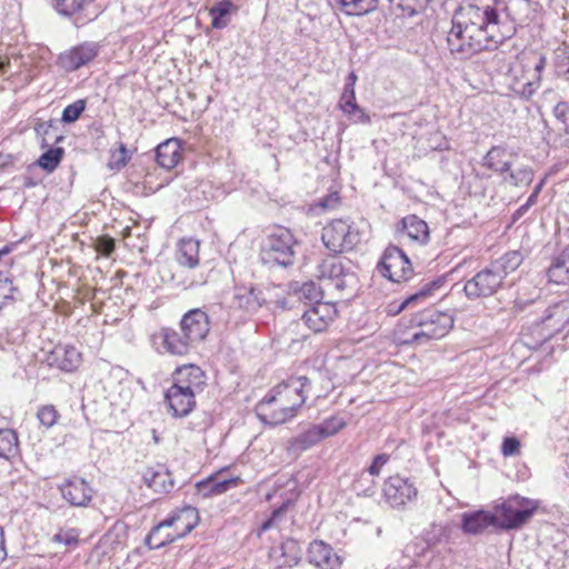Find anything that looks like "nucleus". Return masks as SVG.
<instances>
[{
  "label": "nucleus",
  "mask_w": 569,
  "mask_h": 569,
  "mask_svg": "<svg viewBox=\"0 0 569 569\" xmlns=\"http://www.w3.org/2000/svg\"><path fill=\"white\" fill-rule=\"evenodd\" d=\"M18 435L12 429H0V457L9 459L19 451Z\"/></svg>",
  "instance_id": "obj_41"
},
{
  "label": "nucleus",
  "mask_w": 569,
  "mask_h": 569,
  "mask_svg": "<svg viewBox=\"0 0 569 569\" xmlns=\"http://www.w3.org/2000/svg\"><path fill=\"white\" fill-rule=\"evenodd\" d=\"M272 555H280L282 560L280 567L296 566L300 560V547L293 539L283 541L278 548L273 549Z\"/></svg>",
  "instance_id": "obj_37"
},
{
  "label": "nucleus",
  "mask_w": 569,
  "mask_h": 569,
  "mask_svg": "<svg viewBox=\"0 0 569 569\" xmlns=\"http://www.w3.org/2000/svg\"><path fill=\"white\" fill-rule=\"evenodd\" d=\"M181 159V144L177 138H171L156 148V160L164 169L174 168Z\"/></svg>",
  "instance_id": "obj_29"
},
{
  "label": "nucleus",
  "mask_w": 569,
  "mask_h": 569,
  "mask_svg": "<svg viewBox=\"0 0 569 569\" xmlns=\"http://www.w3.org/2000/svg\"><path fill=\"white\" fill-rule=\"evenodd\" d=\"M396 335L399 345H423L422 340H417L413 337L415 329H410V323L406 319H402L399 323Z\"/></svg>",
  "instance_id": "obj_46"
},
{
  "label": "nucleus",
  "mask_w": 569,
  "mask_h": 569,
  "mask_svg": "<svg viewBox=\"0 0 569 569\" xmlns=\"http://www.w3.org/2000/svg\"><path fill=\"white\" fill-rule=\"evenodd\" d=\"M339 107L345 114H351L352 111L358 109L356 93H341Z\"/></svg>",
  "instance_id": "obj_52"
},
{
  "label": "nucleus",
  "mask_w": 569,
  "mask_h": 569,
  "mask_svg": "<svg viewBox=\"0 0 569 569\" xmlns=\"http://www.w3.org/2000/svg\"><path fill=\"white\" fill-rule=\"evenodd\" d=\"M337 317V309L330 302H318L306 308L302 322L315 333L325 331Z\"/></svg>",
  "instance_id": "obj_18"
},
{
  "label": "nucleus",
  "mask_w": 569,
  "mask_h": 569,
  "mask_svg": "<svg viewBox=\"0 0 569 569\" xmlns=\"http://www.w3.org/2000/svg\"><path fill=\"white\" fill-rule=\"evenodd\" d=\"M546 180H547V176H545L533 188V192L540 194L545 183H546Z\"/></svg>",
  "instance_id": "obj_60"
},
{
  "label": "nucleus",
  "mask_w": 569,
  "mask_h": 569,
  "mask_svg": "<svg viewBox=\"0 0 569 569\" xmlns=\"http://www.w3.org/2000/svg\"><path fill=\"white\" fill-rule=\"evenodd\" d=\"M179 325L194 347L202 342L210 331L209 317L199 308L191 309L186 312Z\"/></svg>",
  "instance_id": "obj_17"
},
{
  "label": "nucleus",
  "mask_w": 569,
  "mask_h": 569,
  "mask_svg": "<svg viewBox=\"0 0 569 569\" xmlns=\"http://www.w3.org/2000/svg\"><path fill=\"white\" fill-rule=\"evenodd\" d=\"M17 288L13 286L12 278L7 268L0 270V309L8 301L13 300V293Z\"/></svg>",
  "instance_id": "obj_44"
},
{
  "label": "nucleus",
  "mask_w": 569,
  "mask_h": 569,
  "mask_svg": "<svg viewBox=\"0 0 569 569\" xmlns=\"http://www.w3.org/2000/svg\"><path fill=\"white\" fill-rule=\"evenodd\" d=\"M114 247V240L108 236L99 237L96 241V250L106 257L113 252Z\"/></svg>",
  "instance_id": "obj_53"
},
{
  "label": "nucleus",
  "mask_w": 569,
  "mask_h": 569,
  "mask_svg": "<svg viewBox=\"0 0 569 569\" xmlns=\"http://www.w3.org/2000/svg\"><path fill=\"white\" fill-rule=\"evenodd\" d=\"M553 114L558 126H566L569 123V106L566 102H559L553 109Z\"/></svg>",
  "instance_id": "obj_54"
},
{
  "label": "nucleus",
  "mask_w": 569,
  "mask_h": 569,
  "mask_svg": "<svg viewBox=\"0 0 569 569\" xmlns=\"http://www.w3.org/2000/svg\"><path fill=\"white\" fill-rule=\"evenodd\" d=\"M322 242L335 253L352 250L360 242V233L347 221L338 219L322 230Z\"/></svg>",
  "instance_id": "obj_11"
},
{
  "label": "nucleus",
  "mask_w": 569,
  "mask_h": 569,
  "mask_svg": "<svg viewBox=\"0 0 569 569\" xmlns=\"http://www.w3.org/2000/svg\"><path fill=\"white\" fill-rule=\"evenodd\" d=\"M143 482L157 493H168L174 487L171 472L162 465L149 467L143 473Z\"/></svg>",
  "instance_id": "obj_27"
},
{
  "label": "nucleus",
  "mask_w": 569,
  "mask_h": 569,
  "mask_svg": "<svg viewBox=\"0 0 569 569\" xmlns=\"http://www.w3.org/2000/svg\"><path fill=\"white\" fill-rule=\"evenodd\" d=\"M311 382L306 376L300 377H290L287 381H283L279 386H277L271 392L276 397H280V392H288L287 401L289 405H295L298 399H303V402L307 399V393L310 390Z\"/></svg>",
  "instance_id": "obj_28"
},
{
  "label": "nucleus",
  "mask_w": 569,
  "mask_h": 569,
  "mask_svg": "<svg viewBox=\"0 0 569 569\" xmlns=\"http://www.w3.org/2000/svg\"><path fill=\"white\" fill-rule=\"evenodd\" d=\"M286 390L280 392V397H276L272 392L266 395L254 408L259 420L264 425L277 426L293 418L297 410L303 405V399H298L295 405H289Z\"/></svg>",
  "instance_id": "obj_10"
},
{
  "label": "nucleus",
  "mask_w": 569,
  "mask_h": 569,
  "mask_svg": "<svg viewBox=\"0 0 569 569\" xmlns=\"http://www.w3.org/2000/svg\"><path fill=\"white\" fill-rule=\"evenodd\" d=\"M535 171L530 166L510 167L502 177V182L511 187H526L533 181Z\"/></svg>",
  "instance_id": "obj_36"
},
{
  "label": "nucleus",
  "mask_w": 569,
  "mask_h": 569,
  "mask_svg": "<svg viewBox=\"0 0 569 569\" xmlns=\"http://www.w3.org/2000/svg\"><path fill=\"white\" fill-rule=\"evenodd\" d=\"M47 361L50 367H56L61 371L72 372L80 367L82 356L73 346L58 345L49 353Z\"/></svg>",
  "instance_id": "obj_23"
},
{
  "label": "nucleus",
  "mask_w": 569,
  "mask_h": 569,
  "mask_svg": "<svg viewBox=\"0 0 569 569\" xmlns=\"http://www.w3.org/2000/svg\"><path fill=\"white\" fill-rule=\"evenodd\" d=\"M308 559L319 569H339L341 566L340 557L329 545L320 540H315L309 545Z\"/></svg>",
  "instance_id": "obj_25"
},
{
  "label": "nucleus",
  "mask_w": 569,
  "mask_h": 569,
  "mask_svg": "<svg viewBox=\"0 0 569 569\" xmlns=\"http://www.w3.org/2000/svg\"><path fill=\"white\" fill-rule=\"evenodd\" d=\"M60 415L53 405H46L38 409L37 418L41 426L49 429L53 427Z\"/></svg>",
  "instance_id": "obj_45"
},
{
  "label": "nucleus",
  "mask_w": 569,
  "mask_h": 569,
  "mask_svg": "<svg viewBox=\"0 0 569 569\" xmlns=\"http://www.w3.org/2000/svg\"><path fill=\"white\" fill-rule=\"evenodd\" d=\"M520 441L516 437H507L502 441L501 452L505 457H512L519 453Z\"/></svg>",
  "instance_id": "obj_51"
},
{
  "label": "nucleus",
  "mask_w": 569,
  "mask_h": 569,
  "mask_svg": "<svg viewBox=\"0 0 569 569\" xmlns=\"http://www.w3.org/2000/svg\"><path fill=\"white\" fill-rule=\"evenodd\" d=\"M156 338L160 340L163 350L173 356H184L196 348L180 326L161 328Z\"/></svg>",
  "instance_id": "obj_21"
},
{
  "label": "nucleus",
  "mask_w": 569,
  "mask_h": 569,
  "mask_svg": "<svg viewBox=\"0 0 569 569\" xmlns=\"http://www.w3.org/2000/svg\"><path fill=\"white\" fill-rule=\"evenodd\" d=\"M440 286L441 280H433L423 283L417 292L408 296L396 309H390L389 312L397 315L411 306L423 303L436 289L440 288Z\"/></svg>",
  "instance_id": "obj_33"
},
{
  "label": "nucleus",
  "mask_w": 569,
  "mask_h": 569,
  "mask_svg": "<svg viewBox=\"0 0 569 569\" xmlns=\"http://www.w3.org/2000/svg\"><path fill=\"white\" fill-rule=\"evenodd\" d=\"M528 210H529V207H528L526 203H523L522 206H520V207L517 209V211L515 212V217H517V218H518V217H521V216H523Z\"/></svg>",
  "instance_id": "obj_61"
},
{
  "label": "nucleus",
  "mask_w": 569,
  "mask_h": 569,
  "mask_svg": "<svg viewBox=\"0 0 569 569\" xmlns=\"http://www.w3.org/2000/svg\"><path fill=\"white\" fill-rule=\"evenodd\" d=\"M493 60H496L498 64L501 63V62H505L506 61L505 52L503 51H498L495 54Z\"/></svg>",
  "instance_id": "obj_62"
},
{
  "label": "nucleus",
  "mask_w": 569,
  "mask_h": 569,
  "mask_svg": "<svg viewBox=\"0 0 569 569\" xmlns=\"http://www.w3.org/2000/svg\"><path fill=\"white\" fill-rule=\"evenodd\" d=\"M556 128L558 136L555 140V143L559 147L569 149V123L566 126H558Z\"/></svg>",
  "instance_id": "obj_55"
},
{
  "label": "nucleus",
  "mask_w": 569,
  "mask_h": 569,
  "mask_svg": "<svg viewBox=\"0 0 569 569\" xmlns=\"http://www.w3.org/2000/svg\"><path fill=\"white\" fill-rule=\"evenodd\" d=\"M490 527L498 529V516L493 511L480 509L461 515L460 528L466 535H482Z\"/></svg>",
  "instance_id": "obj_22"
},
{
  "label": "nucleus",
  "mask_w": 569,
  "mask_h": 569,
  "mask_svg": "<svg viewBox=\"0 0 569 569\" xmlns=\"http://www.w3.org/2000/svg\"><path fill=\"white\" fill-rule=\"evenodd\" d=\"M342 93H356L355 91V86H352L351 83H345V87H343V91Z\"/></svg>",
  "instance_id": "obj_64"
},
{
  "label": "nucleus",
  "mask_w": 569,
  "mask_h": 569,
  "mask_svg": "<svg viewBox=\"0 0 569 569\" xmlns=\"http://www.w3.org/2000/svg\"><path fill=\"white\" fill-rule=\"evenodd\" d=\"M223 473V470H219L208 478L197 482V493L206 499L226 493L227 491L234 489L242 483L240 477L236 476L226 478Z\"/></svg>",
  "instance_id": "obj_20"
},
{
  "label": "nucleus",
  "mask_w": 569,
  "mask_h": 569,
  "mask_svg": "<svg viewBox=\"0 0 569 569\" xmlns=\"http://www.w3.org/2000/svg\"><path fill=\"white\" fill-rule=\"evenodd\" d=\"M64 500L73 507H87L92 500L93 490L82 478L68 479L60 486Z\"/></svg>",
  "instance_id": "obj_24"
},
{
  "label": "nucleus",
  "mask_w": 569,
  "mask_h": 569,
  "mask_svg": "<svg viewBox=\"0 0 569 569\" xmlns=\"http://www.w3.org/2000/svg\"><path fill=\"white\" fill-rule=\"evenodd\" d=\"M100 46L96 42H83L62 52L58 63L66 71H76L90 63L99 53Z\"/></svg>",
  "instance_id": "obj_16"
},
{
  "label": "nucleus",
  "mask_w": 569,
  "mask_h": 569,
  "mask_svg": "<svg viewBox=\"0 0 569 569\" xmlns=\"http://www.w3.org/2000/svg\"><path fill=\"white\" fill-rule=\"evenodd\" d=\"M266 302V297L254 286H236L233 290L231 308L247 315L256 313Z\"/></svg>",
  "instance_id": "obj_19"
},
{
  "label": "nucleus",
  "mask_w": 569,
  "mask_h": 569,
  "mask_svg": "<svg viewBox=\"0 0 569 569\" xmlns=\"http://www.w3.org/2000/svg\"><path fill=\"white\" fill-rule=\"evenodd\" d=\"M522 261L523 254L518 250H513L492 261L490 266L497 273H500V278L503 281L508 274L516 271L520 267Z\"/></svg>",
  "instance_id": "obj_34"
},
{
  "label": "nucleus",
  "mask_w": 569,
  "mask_h": 569,
  "mask_svg": "<svg viewBox=\"0 0 569 569\" xmlns=\"http://www.w3.org/2000/svg\"><path fill=\"white\" fill-rule=\"evenodd\" d=\"M513 154L501 146L492 147L483 158V166L493 172L498 173L501 178L510 170L512 166Z\"/></svg>",
  "instance_id": "obj_30"
},
{
  "label": "nucleus",
  "mask_w": 569,
  "mask_h": 569,
  "mask_svg": "<svg viewBox=\"0 0 569 569\" xmlns=\"http://www.w3.org/2000/svg\"><path fill=\"white\" fill-rule=\"evenodd\" d=\"M538 509V502L520 496H512L495 507L498 529L513 530L529 521Z\"/></svg>",
  "instance_id": "obj_8"
},
{
  "label": "nucleus",
  "mask_w": 569,
  "mask_h": 569,
  "mask_svg": "<svg viewBox=\"0 0 569 569\" xmlns=\"http://www.w3.org/2000/svg\"><path fill=\"white\" fill-rule=\"evenodd\" d=\"M379 273L392 282H402L411 278L413 270L405 252L396 246L388 247L378 266Z\"/></svg>",
  "instance_id": "obj_12"
},
{
  "label": "nucleus",
  "mask_w": 569,
  "mask_h": 569,
  "mask_svg": "<svg viewBox=\"0 0 569 569\" xmlns=\"http://www.w3.org/2000/svg\"><path fill=\"white\" fill-rule=\"evenodd\" d=\"M538 193L536 192H531V194L528 197L527 201H526V204L530 208L532 207L533 204H536L537 202V199H538Z\"/></svg>",
  "instance_id": "obj_59"
},
{
  "label": "nucleus",
  "mask_w": 569,
  "mask_h": 569,
  "mask_svg": "<svg viewBox=\"0 0 569 569\" xmlns=\"http://www.w3.org/2000/svg\"><path fill=\"white\" fill-rule=\"evenodd\" d=\"M389 455L381 453L373 458L371 465L353 482V490L358 495L371 497L375 493L376 482L372 477L379 476L381 468L389 461Z\"/></svg>",
  "instance_id": "obj_26"
},
{
  "label": "nucleus",
  "mask_w": 569,
  "mask_h": 569,
  "mask_svg": "<svg viewBox=\"0 0 569 569\" xmlns=\"http://www.w3.org/2000/svg\"><path fill=\"white\" fill-rule=\"evenodd\" d=\"M569 323V299L562 300L548 307L539 321L531 327L532 337H537V342L531 345L526 342L529 348L543 346L555 335L560 332Z\"/></svg>",
  "instance_id": "obj_9"
},
{
  "label": "nucleus",
  "mask_w": 569,
  "mask_h": 569,
  "mask_svg": "<svg viewBox=\"0 0 569 569\" xmlns=\"http://www.w3.org/2000/svg\"><path fill=\"white\" fill-rule=\"evenodd\" d=\"M317 277L329 290L352 296L358 290L359 278L356 266L337 256L323 258L316 267Z\"/></svg>",
  "instance_id": "obj_3"
},
{
  "label": "nucleus",
  "mask_w": 569,
  "mask_h": 569,
  "mask_svg": "<svg viewBox=\"0 0 569 569\" xmlns=\"http://www.w3.org/2000/svg\"><path fill=\"white\" fill-rule=\"evenodd\" d=\"M50 127H51V124H49V123H40V124L36 128V131H37L38 133H41V132L47 133V132H48V128H50Z\"/></svg>",
  "instance_id": "obj_63"
},
{
  "label": "nucleus",
  "mask_w": 569,
  "mask_h": 569,
  "mask_svg": "<svg viewBox=\"0 0 569 569\" xmlns=\"http://www.w3.org/2000/svg\"><path fill=\"white\" fill-rule=\"evenodd\" d=\"M555 68L558 77L569 81V49H563L557 53Z\"/></svg>",
  "instance_id": "obj_49"
},
{
  "label": "nucleus",
  "mask_w": 569,
  "mask_h": 569,
  "mask_svg": "<svg viewBox=\"0 0 569 569\" xmlns=\"http://www.w3.org/2000/svg\"><path fill=\"white\" fill-rule=\"evenodd\" d=\"M86 110V101L79 99L71 104H68L61 116V121L64 123H72L77 121Z\"/></svg>",
  "instance_id": "obj_47"
},
{
  "label": "nucleus",
  "mask_w": 569,
  "mask_h": 569,
  "mask_svg": "<svg viewBox=\"0 0 569 569\" xmlns=\"http://www.w3.org/2000/svg\"><path fill=\"white\" fill-rule=\"evenodd\" d=\"M515 33L516 23L502 2L473 0L455 11L447 48L456 60L465 61L482 51L497 50Z\"/></svg>",
  "instance_id": "obj_1"
},
{
  "label": "nucleus",
  "mask_w": 569,
  "mask_h": 569,
  "mask_svg": "<svg viewBox=\"0 0 569 569\" xmlns=\"http://www.w3.org/2000/svg\"><path fill=\"white\" fill-rule=\"evenodd\" d=\"M237 6L231 0H221L209 8L211 17V27L213 29H223L228 26L227 17L237 11Z\"/></svg>",
  "instance_id": "obj_35"
},
{
  "label": "nucleus",
  "mask_w": 569,
  "mask_h": 569,
  "mask_svg": "<svg viewBox=\"0 0 569 569\" xmlns=\"http://www.w3.org/2000/svg\"><path fill=\"white\" fill-rule=\"evenodd\" d=\"M56 10L63 16H72L79 12L83 6L84 0H53Z\"/></svg>",
  "instance_id": "obj_48"
},
{
  "label": "nucleus",
  "mask_w": 569,
  "mask_h": 569,
  "mask_svg": "<svg viewBox=\"0 0 569 569\" xmlns=\"http://www.w3.org/2000/svg\"><path fill=\"white\" fill-rule=\"evenodd\" d=\"M342 427L343 422L335 419L326 420L320 425L312 426L291 440V449L295 451H305L320 442L322 439L333 436Z\"/></svg>",
  "instance_id": "obj_15"
},
{
  "label": "nucleus",
  "mask_w": 569,
  "mask_h": 569,
  "mask_svg": "<svg viewBox=\"0 0 569 569\" xmlns=\"http://www.w3.org/2000/svg\"><path fill=\"white\" fill-rule=\"evenodd\" d=\"M296 293L298 296V300L303 302L306 308L312 306L313 303L323 302L321 300L322 291L313 281L302 283Z\"/></svg>",
  "instance_id": "obj_43"
},
{
  "label": "nucleus",
  "mask_w": 569,
  "mask_h": 569,
  "mask_svg": "<svg viewBox=\"0 0 569 569\" xmlns=\"http://www.w3.org/2000/svg\"><path fill=\"white\" fill-rule=\"evenodd\" d=\"M403 232L413 241L425 244L429 241V227L426 221L415 214L402 219Z\"/></svg>",
  "instance_id": "obj_32"
},
{
  "label": "nucleus",
  "mask_w": 569,
  "mask_h": 569,
  "mask_svg": "<svg viewBox=\"0 0 569 569\" xmlns=\"http://www.w3.org/2000/svg\"><path fill=\"white\" fill-rule=\"evenodd\" d=\"M408 322L410 323V329H415L413 337L417 340H422L425 345L430 340L445 337L453 326V318L447 312L425 309L412 315Z\"/></svg>",
  "instance_id": "obj_7"
},
{
  "label": "nucleus",
  "mask_w": 569,
  "mask_h": 569,
  "mask_svg": "<svg viewBox=\"0 0 569 569\" xmlns=\"http://www.w3.org/2000/svg\"><path fill=\"white\" fill-rule=\"evenodd\" d=\"M64 154V149L61 147L50 148L44 151L37 163L40 168H42L48 173L53 172L58 166L60 164Z\"/></svg>",
  "instance_id": "obj_42"
},
{
  "label": "nucleus",
  "mask_w": 569,
  "mask_h": 569,
  "mask_svg": "<svg viewBox=\"0 0 569 569\" xmlns=\"http://www.w3.org/2000/svg\"><path fill=\"white\" fill-rule=\"evenodd\" d=\"M298 241L287 228H277L269 233L261 247V259L266 263L281 267L292 266L296 258Z\"/></svg>",
  "instance_id": "obj_6"
},
{
  "label": "nucleus",
  "mask_w": 569,
  "mask_h": 569,
  "mask_svg": "<svg viewBox=\"0 0 569 569\" xmlns=\"http://www.w3.org/2000/svg\"><path fill=\"white\" fill-rule=\"evenodd\" d=\"M549 281L566 283L569 281V259L565 257V250L556 257L547 270Z\"/></svg>",
  "instance_id": "obj_38"
},
{
  "label": "nucleus",
  "mask_w": 569,
  "mask_h": 569,
  "mask_svg": "<svg viewBox=\"0 0 569 569\" xmlns=\"http://www.w3.org/2000/svg\"><path fill=\"white\" fill-rule=\"evenodd\" d=\"M419 0H400V7L402 8L403 11L407 12V14L409 16H413L416 12H417V6ZM421 4H419L420 7Z\"/></svg>",
  "instance_id": "obj_57"
},
{
  "label": "nucleus",
  "mask_w": 569,
  "mask_h": 569,
  "mask_svg": "<svg viewBox=\"0 0 569 569\" xmlns=\"http://www.w3.org/2000/svg\"><path fill=\"white\" fill-rule=\"evenodd\" d=\"M346 14L362 16L376 9L377 0H335Z\"/></svg>",
  "instance_id": "obj_40"
},
{
  "label": "nucleus",
  "mask_w": 569,
  "mask_h": 569,
  "mask_svg": "<svg viewBox=\"0 0 569 569\" xmlns=\"http://www.w3.org/2000/svg\"><path fill=\"white\" fill-rule=\"evenodd\" d=\"M546 58L540 53L525 54L507 74L509 89L522 99H529L540 87Z\"/></svg>",
  "instance_id": "obj_4"
},
{
  "label": "nucleus",
  "mask_w": 569,
  "mask_h": 569,
  "mask_svg": "<svg viewBox=\"0 0 569 569\" xmlns=\"http://www.w3.org/2000/svg\"><path fill=\"white\" fill-rule=\"evenodd\" d=\"M7 557V551L4 547V531L0 527V562L3 561Z\"/></svg>",
  "instance_id": "obj_58"
},
{
  "label": "nucleus",
  "mask_w": 569,
  "mask_h": 569,
  "mask_svg": "<svg viewBox=\"0 0 569 569\" xmlns=\"http://www.w3.org/2000/svg\"><path fill=\"white\" fill-rule=\"evenodd\" d=\"M202 371L196 366L180 368L174 373V382L167 390L164 398L174 417H186L194 405L196 390L201 383Z\"/></svg>",
  "instance_id": "obj_2"
},
{
  "label": "nucleus",
  "mask_w": 569,
  "mask_h": 569,
  "mask_svg": "<svg viewBox=\"0 0 569 569\" xmlns=\"http://www.w3.org/2000/svg\"><path fill=\"white\" fill-rule=\"evenodd\" d=\"M197 521V509L186 507L154 526L146 537L144 542L150 549H159L178 538L184 537L196 527Z\"/></svg>",
  "instance_id": "obj_5"
},
{
  "label": "nucleus",
  "mask_w": 569,
  "mask_h": 569,
  "mask_svg": "<svg viewBox=\"0 0 569 569\" xmlns=\"http://www.w3.org/2000/svg\"><path fill=\"white\" fill-rule=\"evenodd\" d=\"M353 122L369 123L370 117L358 106V109L352 111L351 114H347Z\"/></svg>",
  "instance_id": "obj_56"
},
{
  "label": "nucleus",
  "mask_w": 569,
  "mask_h": 569,
  "mask_svg": "<svg viewBox=\"0 0 569 569\" xmlns=\"http://www.w3.org/2000/svg\"><path fill=\"white\" fill-rule=\"evenodd\" d=\"M200 242L196 239H182L178 243L177 261L179 264L196 268L199 264Z\"/></svg>",
  "instance_id": "obj_31"
},
{
  "label": "nucleus",
  "mask_w": 569,
  "mask_h": 569,
  "mask_svg": "<svg viewBox=\"0 0 569 569\" xmlns=\"http://www.w3.org/2000/svg\"><path fill=\"white\" fill-rule=\"evenodd\" d=\"M500 273H497L489 264L477 272L463 286V292L470 300L493 296L502 286Z\"/></svg>",
  "instance_id": "obj_13"
},
{
  "label": "nucleus",
  "mask_w": 569,
  "mask_h": 569,
  "mask_svg": "<svg viewBox=\"0 0 569 569\" xmlns=\"http://www.w3.org/2000/svg\"><path fill=\"white\" fill-rule=\"evenodd\" d=\"M451 528L448 525L432 523L422 533V539L427 548H432L449 539Z\"/></svg>",
  "instance_id": "obj_39"
},
{
  "label": "nucleus",
  "mask_w": 569,
  "mask_h": 569,
  "mask_svg": "<svg viewBox=\"0 0 569 569\" xmlns=\"http://www.w3.org/2000/svg\"><path fill=\"white\" fill-rule=\"evenodd\" d=\"M418 489L408 478L389 477L383 485V497L392 508H403L417 499Z\"/></svg>",
  "instance_id": "obj_14"
},
{
  "label": "nucleus",
  "mask_w": 569,
  "mask_h": 569,
  "mask_svg": "<svg viewBox=\"0 0 569 569\" xmlns=\"http://www.w3.org/2000/svg\"><path fill=\"white\" fill-rule=\"evenodd\" d=\"M52 541L63 543L67 547H74L79 542V531L74 528L60 530L52 537Z\"/></svg>",
  "instance_id": "obj_50"
}]
</instances>
